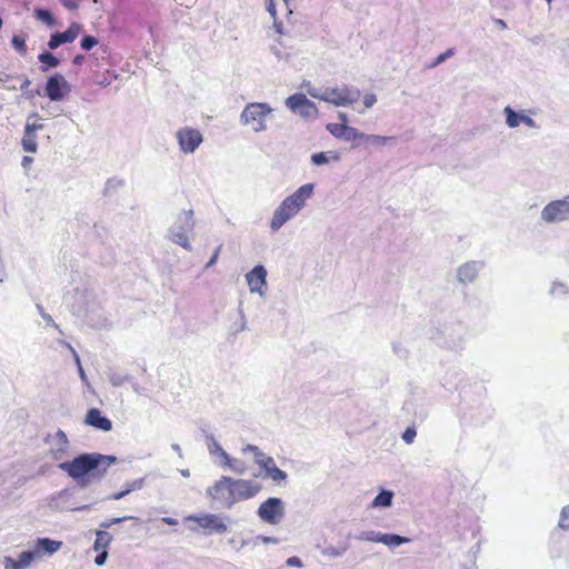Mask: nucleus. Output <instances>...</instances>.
Returning <instances> with one entry per match:
<instances>
[{"instance_id":"obj_1","label":"nucleus","mask_w":569,"mask_h":569,"mask_svg":"<svg viewBox=\"0 0 569 569\" xmlns=\"http://www.w3.org/2000/svg\"><path fill=\"white\" fill-rule=\"evenodd\" d=\"M114 456H107L101 453H82L72 460H66L58 465V468L64 471L69 477L77 480L81 486H84L83 478L91 476L93 478H101L107 469L116 462Z\"/></svg>"},{"instance_id":"obj_2","label":"nucleus","mask_w":569,"mask_h":569,"mask_svg":"<svg viewBox=\"0 0 569 569\" xmlns=\"http://www.w3.org/2000/svg\"><path fill=\"white\" fill-rule=\"evenodd\" d=\"M315 191L313 183H305L295 192L287 196L273 210L269 227L272 232L279 231L288 221L292 220L306 207Z\"/></svg>"},{"instance_id":"obj_3","label":"nucleus","mask_w":569,"mask_h":569,"mask_svg":"<svg viewBox=\"0 0 569 569\" xmlns=\"http://www.w3.org/2000/svg\"><path fill=\"white\" fill-rule=\"evenodd\" d=\"M306 90L310 97L326 101L336 107L351 106L359 100L361 94L358 88L347 84L320 89L309 83L306 86Z\"/></svg>"},{"instance_id":"obj_4","label":"nucleus","mask_w":569,"mask_h":569,"mask_svg":"<svg viewBox=\"0 0 569 569\" xmlns=\"http://www.w3.org/2000/svg\"><path fill=\"white\" fill-rule=\"evenodd\" d=\"M274 109L267 102H249L239 116L241 126L253 133H261L269 129V122Z\"/></svg>"},{"instance_id":"obj_5","label":"nucleus","mask_w":569,"mask_h":569,"mask_svg":"<svg viewBox=\"0 0 569 569\" xmlns=\"http://www.w3.org/2000/svg\"><path fill=\"white\" fill-rule=\"evenodd\" d=\"M83 300L81 305L73 306V313L81 317L90 327L96 329L110 326L109 319L97 301V297L91 293L81 295Z\"/></svg>"},{"instance_id":"obj_6","label":"nucleus","mask_w":569,"mask_h":569,"mask_svg":"<svg viewBox=\"0 0 569 569\" xmlns=\"http://www.w3.org/2000/svg\"><path fill=\"white\" fill-rule=\"evenodd\" d=\"M194 228L193 210H182L178 213L176 221L169 229V238L172 242L181 246L188 251L192 250L188 233Z\"/></svg>"},{"instance_id":"obj_7","label":"nucleus","mask_w":569,"mask_h":569,"mask_svg":"<svg viewBox=\"0 0 569 569\" xmlns=\"http://www.w3.org/2000/svg\"><path fill=\"white\" fill-rule=\"evenodd\" d=\"M233 489V478L221 476L207 489V496L220 503L223 508L231 509L237 503Z\"/></svg>"},{"instance_id":"obj_8","label":"nucleus","mask_w":569,"mask_h":569,"mask_svg":"<svg viewBox=\"0 0 569 569\" xmlns=\"http://www.w3.org/2000/svg\"><path fill=\"white\" fill-rule=\"evenodd\" d=\"M286 515V503L282 499L270 497L266 499L257 509L259 519L268 525H279Z\"/></svg>"},{"instance_id":"obj_9","label":"nucleus","mask_w":569,"mask_h":569,"mask_svg":"<svg viewBox=\"0 0 569 569\" xmlns=\"http://www.w3.org/2000/svg\"><path fill=\"white\" fill-rule=\"evenodd\" d=\"M540 219L546 224L569 221V197L548 202L540 211Z\"/></svg>"},{"instance_id":"obj_10","label":"nucleus","mask_w":569,"mask_h":569,"mask_svg":"<svg viewBox=\"0 0 569 569\" xmlns=\"http://www.w3.org/2000/svg\"><path fill=\"white\" fill-rule=\"evenodd\" d=\"M224 517L216 513H201L190 515L186 517V521L197 523L196 527H190L191 531H198L199 528L203 529L207 533H224L228 531V526L224 522Z\"/></svg>"},{"instance_id":"obj_11","label":"nucleus","mask_w":569,"mask_h":569,"mask_svg":"<svg viewBox=\"0 0 569 569\" xmlns=\"http://www.w3.org/2000/svg\"><path fill=\"white\" fill-rule=\"evenodd\" d=\"M180 152L193 154L203 142L202 132L193 127L184 126L174 133Z\"/></svg>"},{"instance_id":"obj_12","label":"nucleus","mask_w":569,"mask_h":569,"mask_svg":"<svg viewBox=\"0 0 569 569\" xmlns=\"http://www.w3.org/2000/svg\"><path fill=\"white\" fill-rule=\"evenodd\" d=\"M284 104L290 111L299 114L305 119H316L318 117L317 106L303 93H295L289 96L286 99Z\"/></svg>"},{"instance_id":"obj_13","label":"nucleus","mask_w":569,"mask_h":569,"mask_svg":"<svg viewBox=\"0 0 569 569\" xmlns=\"http://www.w3.org/2000/svg\"><path fill=\"white\" fill-rule=\"evenodd\" d=\"M267 269L262 264L254 266L244 274L250 293H257L264 299L267 296Z\"/></svg>"},{"instance_id":"obj_14","label":"nucleus","mask_w":569,"mask_h":569,"mask_svg":"<svg viewBox=\"0 0 569 569\" xmlns=\"http://www.w3.org/2000/svg\"><path fill=\"white\" fill-rule=\"evenodd\" d=\"M437 343L445 349L452 351H460L466 343V330L461 326L458 328L447 327L442 332V337L437 340Z\"/></svg>"},{"instance_id":"obj_15","label":"nucleus","mask_w":569,"mask_h":569,"mask_svg":"<svg viewBox=\"0 0 569 569\" xmlns=\"http://www.w3.org/2000/svg\"><path fill=\"white\" fill-rule=\"evenodd\" d=\"M44 91L51 101H61L71 92V86L62 74L56 73L48 78Z\"/></svg>"},{"instance_id":"obj_16","label":"nucleus","mask_w":569,"mask_h":569,"mask_svg":"<svg viewBox=\"0 0 569 569\" xmlns=\"http://www.w3.org/2000/svg\"><path fill=\"white\" fill-rule=\"evenodd\" d=\"M50 446L49 453L56 461H66L69 457V440L62 430H58L54 435L47 438Z\"/></svg>"},{"instance_id":"obj_17","label":"nucleus","mask_w":569,"mask_h":569,"mask_svg":"<svg viewBox=\"0 0 569 569\" xmlns=\"http://www.w3.org/2000/svg\"><path fill=\"white\" fill-rule=\"evenodd\" d=\"M506 116V124L510 129H516L520 124H525L531 129H539L538 123L527 114L526 110L516 111L510 106L503 109Z\"/></svg>"},{"instance_id":"obj_18","label":"nucleus","mask_w":569,"mask_h":569,"mask_svg":"<svg viewBox=\"0 0 569 569\" xmlns=\"http://www.w3.org/2000/svg\"><path fill=\"white\" fill-rule=\"evenodd\" d=\"M233 492L236 496L237 503L239 501L249 500L256 497L260 490L261 486L249 479H234L233 478Z\"/></svg>"},{"instance_id":"obj_19","label":"nucleus","mask_w":569,"mask_h":569,"mask_svg":"<svg viewBox=\"0 0 569 569\" xmlns=\"http://www.w3.org/2000/svg\"><path fill=\"white\" fill-rule=\"evenodd\" d=\"M81 31V26L79 23H71L69 28L63 32H56L51 34L50 40L48 42V47L51 50L57 49L62 43L72 42L77 39Z\"/></svg>"},{"instance_id":"obj_20","label":"nucleus","mask_w":569,"mask_h":569,"mask_svg":"<svg viewBox=\"0 0 569 569\" xmlns=\"http://www.w3.org/2000/svg\"><path fill=\"white\" fill-rule=\"evenodd\" d=\"M481 269L482 263L479 261H468L462 263L457 269L458 282L462 284L472 283L477 279Z\"/></svg>"},{"instance_id":"obj_21","label":"nucleus","mask_w":569,"mask_h":569,"mask_svg":"<svg viewBox=\"0 0 569 569\" xmlns=\"http://www.w3.org/2000/svg\"><path fill=\"white\" fill-rule=\"evenodd\" d=\"M62 546V541L49 538H38L32 547L37 559L54 555Z\"/></svg>"},{"instance_id":"obj_22","label":"nucleus","mask_w":569,"mask_h":569,"mask_svg":"<svg viewBox=\"0 0 569 569\" xmlns=\"http://www.w3.org/2000/svg\"><path fill=\"white\" fill-rule=\"evenodd\" d=\"M86 423L102 431H110L112 429L111 420L102 416L101 411L97 408H91L88 410L86 416Z\"/></svg>"},{"instance_id":"obj_23","label":"nucleus","mask_w":569,"mask_h":569,"mask_svg":"<svg viewBox=\"0 0 569 569\" xmlns=\"http://www.w3.org/2000/svg\"><path fill=\"white\" fill-rule=\"evenodd\" d=\"M37 134L30 127H24V133L21 140L22 149L26 152L34 153L38 149Z\"/></svg>"},{"instance_id":"obj_24","label":"nucleus","mask_w":569,"mask_h":569,"mask_svg":"<svg viewBox=\"0 0 569 569\" xmlns=\"http://www.w3.org/2000/svg\"><path fill=\"white\" fill-rule=\"evenodd\" d=\"M393 492L390 490H381L376 498L371 501L370 507L376 508H388L392 505Z\"/></svg>"},{"instance_id":"obj_25","label":"nucleus","mask_w":569,"mask_h":569,"mask_svg":"<svg viewBox=\"0 0 569 569\" xmlns=\"http://www.w3.org/2000/svg\"><path fill=\"white\" fill-rule=\"evenodd\" d=\"M339 156L337 152L335 151H322V152H317V153H313L311 154V163L315 164V166H322V164H327L329 163L330 161H339Z\"/></svg>"},{"instance_id":"obj_26","label":"nucleus","mask_w":569,"mask_h":569,"mask_svg":"<svg viewBox=\"0 0 569 569\" xmlns=\"http://www.w3.org/2000/svg\"><path fill=\"white\" fill-rule=\"evenodd\" d=\"M111 541H112V536L108 531L97 530L93 549L96 551L107 550L109 545L111 543Z\"/></svg>"},{"instance_id":"obj_27","label":"nucleus","mask_w":569,"mask_h":569,"mask_svg":"<svg viewBox=\"0 0 569 569\" xmlns=\"http://www.w3.org/2000/svg\"><path fill=\"white\" fill-rule=\"evenodd\" d=\"M348 549H349V545L342 543L339 546H326L321 549L320 552L323 557L335 559V558L342 557L347 552Z\"/></svg>"},{"instance_id":"obj_28","label":"nucleus","mask_w":569,"mask_h":569,"mask_svg":"<svg viewBox=\"0 0 569 569\" xmlns=\"http://www.w3.org/2000/svg\"><path fill=\"white\" fill-rule=\"evenodd\" d=\"M272 52L279 60H288L290 57L295 54V50L292 47H289L284 43V41L279 40L273 47Z\"/></svg>"},{"instance_id":"obj_29","label":"nucleus","mask_w":569,"mask_h":569,"mask_svg":"<svg viewBox=\"0 0 569 569\" xmlns=\"http://www.w3.org/2000/svg\"><path fill=\"white\" fill-rule=\"evenodd\" d=\"M393 140V137H386L380 134H367L363 137V146H375L381 148L386 146L389 141Z\"/></svg>"},{"instance_id":"obj_30","label":"nucleus","mask_w":569,"mask_h":569,"mask_svg":"<svg viewBox=\"0 0 569 569\" xmlns=\"http://www.w3.org/2000/svg\"><path fill=\"white\" fill-rule=\"evenodd\" d=\"M204 439L208 452L211 457H218L219 455H222V451H224V449L217 441L213 435L207 433Z\"/></svg>"},{"instance_id":"obj_31","label":"nucleus","mask_w":569,"mask_h":569,"mask_svg":"<svg viewBox=\"0 0 569 569\" xmlns=\"http://www.w3.org/2000/svg\"><path fill=\"white\" fill-rule=\"evenodd\" d=\"M407 542H409V539L406 537H402V536H399L396 533H382L381 543H383L387 547H390V548L399 547Z\"/></svg>"},{"instance_id":"obj_32","label":"nucleus","mask_w":569,"mask_h":569,"mask_svg":"<svg viewBox=\"0 0 569 569\" xmlns=\"http://www.w3.org/2000/svg\"><path fill=\"white\" fill-rule=\"evenodd\" d=\"M34 560H38L33 550L30 549V550H27V551H22L19 553L18 556V559H17V563H18V567L19 569H28L32 561Z\"/></svg>"},{"instance_id":"obj_33","label":"nucleus","mask_w":569,"mask_h":569,"mask_svg":"<svg viewBox=\"0 0 569 569\" xmlns=\"http://www.w3.org/2000/svg\"><path fill=\"white\" fill-rule=\"evenodd\" d=\"M107 377L110 381V383L113 386V387H120L122 386L123 383L130 381L131 377L126 375V373H122V372H119V371H116V370H112L110 369L108 372H107Z\"/></svg>"},{"instance_id":"obj_34","label":"nucleus","mask_w":569,"mask_h":569,"mask_svg":"<svg viewBox=\"0 0 569 569\" xmlns=\"http://www.w3.org/2000/svg\"><path fill=\"white\" fill-rule=\"evenodd\" d=\"M382 533L383 532L376 531V530H365V531L359 532L356 536V539L359 540V541H368V542H379V543H381V541H382Z\"/></svg>"},{"instance_id":"obj_35","label":"nucleus","mask_w":569,"mask_h":569,"mask_svg":"<svg viewBox=\"0 0 569 569\" xmlns=\"http://www.w3.org/2000/svg\"><path fill=\"white\" fill-rule=\"evenodd\" d=\"M365 136H366V133L359 131L358 129L347 126L341 139H343L346 141H362L363 142Z\"/></svg>"},{"instance_id":"obj_36","label":"nucleus","mask_w":569,"mask_h":569,"mask_svg":"<svg viewBox=\"0 0 569 569\" xmlns=\"http://www.w3.org/2000/svg\"><path fill=\"white\" fill-rule=\"evenodd\" d=\"M568 293L567 286L561 281H553L549 289V295L555 298H562Z\"/></svg>"},{"instance_id":"obj_37","label":"nucleus","mask_w":569,"mask_h":569,"mask_svg":"<svg viewBox=\"0 0 569 569\" xmlns=\"http://www.w3.org/2000/svg\"><path fill=\"white\" fill-rule=\"evenodd\" d=\"M264 475L274 482L284 481L288 477L287 473L279 469L276 465H273L267 472H264Z\"/></svg>"},{"instance_id":"obj_38","label":"nucleus","mask_w":569,"mask_h":569,"mask_svg":"<svg viewBox=\"0 0 569 569\" xmlns=\"http://www.w3.org/2000/svg\"><path fill=\"white\" fill-rule=\"evenodd\" d=\"M33 16L40 20L41 22L46 23L47 26L51 27L54 23V19L51 16V13L46 9H36L33 11Z\"/></svg>"},{"instance_id":"obj_39","label":"nucleus","mask_w":569,"mask_h":569,"mask_svg":"<svg viewBox=\"0 0 569 569\" xmlns=\"http://www.w3.org/2000/svg\"><path fill=\"white\" fill-rule=\"evenodd\" d=\"M38 59L41 63L47 64L49 68H56L60 63L59 59L50 52L40 53Z\"/></svg>"},{"instance_id":"obj_40","label":"nucleus","mask_w":569,"mask_h":569,"mask_svg":"<svg viewBox=\"0 0 569 569\" xmlns=\"http://www.w3.org/2000/svg\"><path fill=\"white\" fill-rule=\"evenodd\" d=\"M256 463L264 471L267 472L273 465H276L272 457L263 453L259 455L258 460Z\"/></svg>"},{"instance_id":"obj_41","label":"nucleus","mask_w":569,"mask_h":569,"mask_svg":"<svg viewBox=\"0 0 569 569\" xmlns=\"http://www.w3.org/2000/svg\"><path fill=\"white\" fill-rule=\"evenodd\" d=\"M231 471L243 475L246 472V463L242 460L230 458V462L227 465Z\"/></svg>"},{"instance_id":"obj_42","label":"nucleus","mask_w":569,"mask_h":569,"mask_svg":"<svg viewBox=\"0 0 569 569\" xmlns=\"http://www.w3.org/2000/svg\"><path fill=\"white\" fill-rule=\"evenodd\" d=\"M347 124L345 123H328L327 130L336 138L341 139Z\"/></svg>"},{"instance_id":"obj_43","label":"nucleus","mask_w":569,"mask_h":569,"mask_svg":"<svg viewBox=\"0 0 569 569\" xmlns=\"http://www.w3.org/2000/svg\"><path fill=\"white\" fill-rule=\"evenodd\" d=\"M558 526L562 530H569V505H567L562 508V510L560 512Z\"/></svg>"},{"instance_id":"obj_44","label":"nucleus","mask_w":569,"mask_h":569,"mask_svg":"<svg viewBox=\"0 0 569 569\" xmlns=\"http://www.w3.org/2000/svg\"><path fill=\"white\" fill-rule=\"evenodd\" d=\"M131 519H136L134 517L132 516H124V517H118V518H111V519H108V520H104L100 523V528H102L103 530L110 528L111 526L113 525H117V523H121L126 520H131Z\"/></svg>"},{"instance_id":"obj_45","label":"nucleus","mask_w":569,"mask_h":569,"mask_svg":"<svg viewBox=\"0 0 569 569\" xmlns=\"http://www.w3.org/2000/svg\"><path fill=\"white\" fill-rule=\"evenodd\" d=\"M37 309H38L41 318L47 322V325L53 327L56 330L61 332V329H60L59 325H57L54 322V320L52 319V317L44 311V309H43V307L41 305H37Z\"/></svg>"},{"instance_id":"obj_46","label":"nucleus","mask_w":569,"mask_h":569,"mask_svg":"<svg viewBox=\"0 0 569 569\" xmlns=\"http://www.w3.org/2000/svg\"><path fill=\"white\" fill-rule=\"evenodd\" d=\"M392 351L399 359H406L409 350L401 342H392Z\"/></svg>"},{"instance_id":"obj_47","label":"nucleus","mask_w":569,"mask_h":569,"mask_svg":"<svg viewBox=\"0 0 569 569\" xmlns=\"http://www.w3.org/2000/svg\"><path fill=\"white\" fill-rule=\"evenodd\" d=\"M39 118L40 117L37 112L29 114L24 127H30L33 132H37L38 130L43 129V124L41 122H31L32 119H39Z\"/></svg>"},{"instance_id":"obj_48","label":"nucleus","mask_w":569,"mask_h":569,"mask_svg":"<svg viewBox=\"0 0 569 569\" xmlns=\"http://www.w3.org/2000/svg\"><path fill=\"white\" fill-rule=\"evenodd\" d=\"M416 437L417 430L415 427H408L401 436L402 440L408 445H411L415 441Z\"/></svg>"},{"instance_id":"obj_49","label":"nucleus","mask_w":569,"mask_h":569,"mask_svg":"<svg viewBox=\"0 0 569 569\" xmlns=\"http://www.w3.org/2000/svg\"><path fill=\"white\" fill-rule=\"evenodd\" d=\"M11 43L13 46V48L21 52V53H26L27 51V46H26V41L22 37L20 36H13L12 40H11Z\"/></svg>"},{"instance_id":"obj_50","label":"nucleus","mask_w":569,"mask_h":569,"mask_svg":"<svg viewBox=\"0 0 569 569\" xmlns=\"http://www.w3.org/2000/svg\"><path fill=\"white\" fill-rule=\"evenodd\" d=\"M144 486V478L136 479L131 482L126 483L124 490H129V493L136 490L142 489Z\"/></svg>"},{"instance_id":"obj_51","label":"nucleus","mask_w":569,"mask_h":569,"mask_svg":"<svg viewBox=\"0 0 569 569\" xmlns=\"http://www.w3.org/2000/svg\"><path fill=\"white\" fill-rule=\"evenodd\" d=\"M97 43H98V40H97L94 37H92V36H86V37H83V38H82L80 46H81V48H82L83 50H90V49H92Z\"/></svg>"},{"instance_id":"obj_52","label":"nucleus","mask_w":569,"mask_h":569,"mask_svg":"<svg viewBox=\"0 0 569 569\" xmlns=\"http://www.w3.org/2000/svg\"><path fill=\"white\" fill-rule=\"evenodd\" d=\"M455 54V50L453 49H448L446 50L445 52H442L441 54H439L436 60L433 61V63L431 64V67H437L439 64H441L442 62H445L448 58L452 57Z\"/></svg>"},{"instance_id":"obj_53","label":"nucleus","mask_w":569,"mask_h":569,"mask_svg":"<svg viewBox=\"0 0 569 569\" xmlns=\"http://www.w3.org/2000/svg\"><path fill=\"white\" fill-rule=\"evenodd\" d=\"M242 451H243L244 453H247V452H251V453L253 455V457H254V461H257V460H258L259 455H263V453H264V452H262V451H261L257 446H254V445H248V446H246V447L242 449Z\"/></svg>"},{"instance_id":"obj_54","label":"nucleus","mask_w":569,"mask_h":569,"mask_svg":"<svg viewBox=\"0 0 569 569\" xmlns=\"http://www.w3.org/2000/svg\"><path fill=\"white\" fill-rule=\"evenodd\" d=\"M242 451H243L244 453H247V452H251V453L253 455V457H254V461H257V460H258L259 455H263V453H264V452H262V451H261L257 446H254V445H248V446H246V447L242 449Z\"/></svg>"},{"instance_id":"obj_55","label":"nucleus","mask_w":569,"mask_h":569,"mask_svg":"<svg viewBox=\"0 0 569 569\" xmlns=\"http://www.w3.org/2000/svg\"><path fill=\"white\" fill-rule=\"evenodd\" d=\"M107 558H108V550L98 551V555L94 558V563L97 566H103L107 561Z\"/></svg>"},{"instance_id":"obj_56","label":"nucleus","mask_w":569,"mask_h":569,"mask_svg":"<svg viewBox=\"0 0 569 569\" xmlns=\"http://www.w3.org/2000/svg\"><path fill=\"white\" fill-rule=\"evenodd\" d=\"M377 102V96L375 93H367L363 97V104L366 108H371Z\"/></svg>"},{"instance_id":"obj_57","label":"nucleus","mask_w":569,"mask_h":569,"mask_svg":"<svg viewBox=\"0 0 569 569\" xmlns=\"http://www.w3.org/2000/svg\"><path fill=\"white\" fill-rule=\"evenodd\" d=\"M286 563L289 567H297V568H301L303 566L301 559L297 556L289 557L287 559Z\"/></svg>"},{"instance_id":"obj_58","label":"nucleus","mask_w":569,"mask_h":569,"mask_svg":"<svg viewBox=\"0 0 569 569\" xmlns=\"http://www.w3.org/2000/svg\"><path fill=\"white\" fill-rule=\"evenodd\" d=\"M4 569H19L17 560L11 557H4Z\"/></svg>"},{"instance_id":"obj_59","label":"nucleus","mask_w":569,"mask_h":569,"mask_svg":"<svg viewBox=\"0 0 569 569\" xmlns=\"http://www.w3.org/2000/svg\"><path fill=\"white\" fill-rule=\"evenodd\" d=\"M219 460L216 461L219 466H222V467H227V465L230 462V456L226 452V451H222V455H219L217 457Z\"/></svg>"},{"instance_id":"obj_60","label":"nucleus","mask_w":569,"mask_h":569,"mask_svg":"<svg viewBox=\"0 0 569 569\" xmlns=\"http://www.w3.org/2000/svg\"><path fill=\"white\" fill-rule=\"evenodd\" d=\"M220 250H221V246L216 248L213 254L211 256L209 261L206 263V267H204L206 269L212 267L217 262Z\"/></svg>"},{"instance_id":"obj_61","label":"nucleus","mask_w":569,"mask_h":569,"mask_svg":"<svg viewBox=\"0 0 569 569\" xmlns=\"http://www.w3.org/2000/svg\"><path fill=\"white\" fill-rule=\"evenodd\" d=\"M239 316H240V323H239V327L237 329V332L244 331L247 329L246 316H244L242 309H239Z\"/></svg>"},{"instance_id":"obj_62","label":"nucleus","mask_w":569,"mask_h":569,"mask_svg":"<svg viewBox=\"0 0 569 569\" xmlns=\"http://www.w3.org/2000/svg\"><path fill=\"white\" fill-rule=\"evenodd\" d=\"M267 11L269 12L272 19L277 18L274 0H267Z\"/></svg>"},{"instance_id":"obj_63","label":"nucleus","mask_w":569,"mask_h":569,"mask_svg":"<svg viewBox=\"0 0 569 569\" xmlns=\"http://www.w3.org/2000/svg\"><path fill=\"white\" fill-rule=\"evenodd\" d=\"M60 1L69 10H74L78 8V2L76 0H60Z\"/></svg>"},{"instance_id":"obj_64","label":"nucleus","mask_w":569,"mask_h":569,"mask_svg":"<svg viewBox=\"0 0 569 569\" xmlns=\"http://www.w3.org/2000/svg\"><path fill=\"white\" fill-rule=\"evenodd\" d=\"M10 79H11L10 74H8L3 71H0V87H4L6 83H8Z\"/></svg>"}]
</instances>
